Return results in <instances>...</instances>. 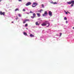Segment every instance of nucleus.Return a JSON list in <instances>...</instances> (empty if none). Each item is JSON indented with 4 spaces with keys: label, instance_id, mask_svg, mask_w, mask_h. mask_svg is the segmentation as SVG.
I'll return each instance as SVG.
<instances>
[{
    "label": "nucleus",
    "instance_id": "1",
    "mask_svg": "<svg viewBox=\"0 0 74 74\" xmlns=\"http://www.w3.org/2000/svg\"><path fill=\"white\" fill-rule=\"evenodd\" d=\"M67 3L68 4H72L71 5V7H73V6H74V0L71 1L70 2H67Z\"/></svg>",
    "mask_w": 74,
    "mask_h": 74
},
{
    "label": "nucleus",
    "instance_id": "2",
    "mask_svg": "<svg viewBox=\"0 0 74 74\" xmlns=\"http://www.w3.org/2000/svg\"><path fill=\"white\" fill-rule=\"evenodd\" d=\"M41 25L42 26H46L47 27H49V25H50V24L49 23L47 24L45 23H43L41 24Z\"/></svg>",
    "mask_w": 74,
    "mask_h": 74
},
{
    "label": "nucleus",
    "instance_id": "3",
    "mask_svg": "<svg viewBox=\"0 0 74 74\" xmlns=\"http://www.w3.org/2000/svg\"><path fill=\"white\" fill-rule=\"evenodd\" d=\"M38 3H34L32 5V7L34 8L36 7V5H37Z\"/></svg>",
    "mask_w": 74,
    "mask_h": 74
},
{
    "label": "nucleus",
    "instance_id": "4",
    "mask_svg": "<svg viewBox=\"0 0 74 74\" xmlns=\"http://www.w3.org/2000/svg\"><path fill=\"white\" fill-rule=\"evenodd\" d=\"M48 15V13L47 11H45L44 14H42V16H45L47 15Z\"/></svg>",
    "mask_w": 74,
    "mask_h": 74
},
{
    "label": "nucleus",
    "instance_id": "5",
    "mask_svg": "<svg viewBox=\"0 0 74 74\" xmlns=\"http://www.w3.org/2000/svg\"><path fill=\"white\" fill-rule=\"evenodd\" d=\"M0 14L1 15H3V16H4V15H5V12H2L0 11Z\"/></svg>",
    "mask_w": 74,
    "mask_h": 74
},
{
    "label": "nucleus",
    "instance_id": "6",
    "mask_svg": "<svg viewBox=\"0 0 74 74\" xmlns=\"http://www.w3.org/2000/svg\"><path fill=\"white\" fill-rule=\"evenodd\" d=\"M32 4V3L30 2H28L26 4V6H28V5H31Z\"/></svg>",
    "mask_w": 74,
    "mask_h": 74
},
{
    "label": "nucleus",
    "instance_id": "7",
    "mask_svg": "<svg viewBox=\"0 0 74 74\" xmlns=\"http://www.w3.org/2000/svg\"><path fill=\"white\" fill-rule=\"evenodd\" d=\"M52 13L51 11H49V16H52Z\"/></svg>",
    "mask_w": 74,
    "mask_h": 74
},
{
    "label": "nucleus",
    "instance_id": "8",
    "mask_svg": "<svg viewBox=\"0 0 74 74\" xmlns=\"http://www.w3.org/2000/svg\"><path fill=\"white\" fill-rule=\"evenodd\" d=\"M29 19H25L24 21L23 22V23H26V22H27V21H29Z\"/></svg>",
    "mask_w": 74,
    "mask_h": 74
},
{
    "label": "nucleus",
    "instance_id": "9",
    "mask_svg": "<svg viewBox=\"0 0 74 74\" xmlns=\"http://www.w3.org/2000/svg\"><path fill=\"white\" fill-rule=\"evenodd\" d=\"M35 24L36 25H37V26H39L40 25V23H38V22H36Z\"/></svg>",
    "mask_w": 74,
    "mask_h": 74
},
{
    "label": "nucleus",
    "instance_id": "10",
    "mask_svg": "<svg viewBox=\"0 0 74 74\" xmlns=\"http://www.w3.org/2000/svg\"><path fill=\"white\" fill-rule=\"evenodd\" d=\"M36 14L38 17H40V16H41V14H40L38 13H37Z\"/></svg>",
    "mask_w": 74,
    "mask_h": 74
},
{
    "label": "nucleus",
    "instance_id": "11",
    "mask_svg": "<svg viewBox=\"0 0 74 74\" xmlns=\"http://www.w3.org/2000/svg\"><path fill=\"white\" fill-rule=\"evenodd\" d=\"M29 36L31 37H34V36L32 34L30 35Z\"/></svg>",
    "mask_w": 74,
    "mask_h": 74
},
{
    "label": "nucleus",
    "instance_id": "12",
    "mask_svg": "<svg viewBox=\"0 0 74 74\" xmlns=\"http://www.w3.org/2000/svg\"><path fill=\"white\" fill-rule=\"evenodd\" d=\"M23 34L25 36H27V33H26V32H24L23 33Z\"/></svg>",
    "mask_w": 74,
    "mask_h": 74
},
{
    "label": "nucleus",
    "instance_id": "13",
    "mask_svg": "<svg viewBox=\"0 0 74 74\" xmlns=\"http://www.w3.org/2000/svg\"><path fill=\"white\" fill-rule=\"evenodd\" d=\"M51 3H52V4H57V3L56 2L53 3V2H51Z\"/></svg>",
    "mask_w": 74,
    "mask_h": 74
},
{
    "label": "nucleus",
    "instance_id": "14",
    "mask_svg": "<svg viewBox=\"0 0 74 74\" xmlns=\"http://www.w3.org/2000/svg\"><path fill=\"white\" fill-rule=\"evenodd\" d=\"M44 23H47V24H48V23H48V21H47L45 22Z\"/></svg>",
    "mask_w": 74,
    "mask_h": 74
},
{
    "label": "nucleus",
    "instance_id": "15",
    "mask_svg": "<svg viewBox=\"0 0 74 74\" xmlns=\"http://www.w3.org/2000/svg\"><path fill=\"white\" fill-rule=\"evenodd\" d=\"M43 10L42 9L40 10L39 11H38V12H41Z\"/></svg>",
    "mask_w": 74,
    "mask_h": 74
},
{
    "label": "nucleus",
    "instance_id": "16",
    "mask_svg": "<svg viewBox=\"0 0 74 74\" xmlns=\"http://www.w3.org/2000/svg\"><path fill=\"white\" fill-rule=\"evenodd\" d=\"M33 15L34 16H36V14L35 13H33Z\"/></svg>",
    "mask_w": 74,
    "mask_h": 74
},
{
    "label": "nucleus",
    "instance_id": "17",
    "mask_svg": "<svg viewBox=\"0 0 74 74\" xmlns=\"http://www.w3.org/2000/svg\"><path fill=\"white\" fill-rule=\"evenodd\" d=\"M19 10L18 8H17L16 9V10H15V11H19Z\"/></svg>",
    "mask_w": 74,
    "mask_h": 74
},
{
    "label": "nucleus",
    "instance_id": "18",
    "mask_svg": "<svg viewBox=\"0 0 74 74\" xmlns=\"http://www.w3.org/2000/svg\"><path fill=\"white\" fill-rule=\"evenodd\" d=\"M42 7L43 8H44V5L43 4H42Z\"/></svg>",
    "mask_w": 74,
    "mask_h": 74
},
{
    "label": "nucleus",
    "instance_id": "19",
    "mask_svg": "<svg viewBox=\"0 0 74 74\" xmlns=\"http://www.w3.org/2000/svg\"><path fill=\"white\" fill-rule=\"evenodd\" d=\"M67 18L66 17H64V20H67Z\"/></svg>",
    "mask_w": 74,
    "mask_h": 74
},
{
    "label": "nucleus",
    "instance_id": "20",
    "mask_svg": "<svg viewBox=\"0 0 74 74\" xmlns=\"http://www.w3.org/2000/svg\"><path fill=\"white\" fill-rule=\"evenodd\" d=\"M27 25H28L27 24H25V27H27Z\"/></svg>",
    "mask_w": 74,
    "mask_h": 74
},
{
    "label": "nucleus",
    "instance_id": "21",
    "mask_svg": "<svg viewBox=\"0 0 74 74\" xmlns=\"http://www.w3.org/2000/svg\"><path fill=\"white\" fill-rule=\"evenodd\" d=\"M18 16H19V17H21V14H18Z\"/></svg>",
    "mask_w": 74,
    "mask_h": 74
},
{
    "label": "nucleus",
    "instance_id": "22",
    "mask_svg": "<svg viewBox=\"0 0 74 74\" xmlns=\"http://www.w3.org/2000/svg\"><path fill=\"white\" fill-rule=\"evenodd\" d=\"M60 37H61L62 34V33H60Z\"/></svg>",
    "mask_w": 74,
    "mask_h": 74
},
{
    "label": "nucleus",
    "instance_id": "23",
    "mask_svg": "<svg viewBox=\"0 0 74 74\" xmlns=\"http://www.w3.org/2000/svg\"><path fill=\"white\" fill-rule=\"evenodd\" d=\"M31 17L32 18H33H33H34L35 17L34 16H31Z\"/></svg>",
    "mask_w": 74,
    "mask_h": 74
},
{
    "label": "nucleus",
    "instance_id": "24",
    "mask_svg": "<svg viewBox=\"0 0 74 74\" xmlns=\"http://www.w3.org/2000/svg\"><path fill=\"white\" fill-rule=\"evenodd\" d=\"M25 9H23V11L24 12H25Z\"/></svg>",
    "mask_w": 74,
    "mask_h": 74
},
{
    "label": "nucleus",
    "instance_id": "25",
    "mask_svg": "<svg viewBox=\"0 0 74 74\" xmlns=\"http://www.w3.org/2000/svg\"><path fill=\"white\" fill-rule=\"evenodd\" d=\"M18 1H22V0H19Z\"/></svg>",
    "mask_w": 74,
    "mask_h": 74
},
{
    "label": "nucleus",
    "instance_id": "26",
    "mask_svg": "<svg viewBox=\"0 0 74 74\" xmlns=\"http://www.w3.org/2000/svg\"><path fill=\"white\" fill-rule=\"evenodd\" d=\"M66 23H68V22L67 21H66Z\"/></svg>",
    "mask_w": 74,
    "mask_h": 74
},
{
    "label": "nucleus",
    "instance_id": "27",
    "mask_svg": "<svg viewBox=\"0 0 74 74\" xmlns=\"http://www.w3.org/2000/svg\"><path fill=\"white\" fill-rule=\"evenodd\" d=\"M30 13H33V12H32V11H30Z\"/></svg>",
    "mask_w": 74,
    "mask_h": 74
},
{
    "label": "nucleus",
    "instance_id": "28",
    "mask_svg": "<svg viewBox=\"0 0 74 74\" xmlns=\"http://www.w3.org/2000/svg\"><path fill=\"white\" fill-rule=\"evenodd\" d=\"M66 14H68V13L67 12H66Z\"/></svg>",
    "mask_w": 74,
    "mask_h": 74
},
{
    "label": "nucleus",
    "instance_id": "29",
    "mask_svg": "<svg viewBox=\"0 0 74 74\" xmlns=\"http://www.w3.org/2000/svg\"><path fill=\"white\" fill-rule=\"evenodd\" d=\"M2 0H0V2Z\"/></svg>",
    "mask_w": 74,
    "mask_h": 74
},
{
    "label": "nucleus",
    "instance_id": "30",
    "mask_svg": "<svg viewBox=\"0 0 74 74\" xmlns=\"http://www.w3.org/2000/svg\"><path fill=\"white\" fill-rule=\"evenodd\" d=\"M68 12V13H69V14H70V13H69V12Z\"/></svg>",
    "mask_w": 74,
    "mask_h": 74
},
{
    "label": "nucleus",
    "instance_id": "31",
    "mask_svg": "<svg viewBox=\"0 0 74 74\" xmlns=\"http://www.w3.org/2000/svg\"><path fill=\"white\" fill-rule=\"evenodd\" d=\"M12 23H14V22H12Z\"/></svg>",
    "mask_w": 74,
    "mask_h": 74
},
{
    "label": "nucleus",
    "instance_id": "32",
    "mask_svg": "<svg viewBox=\"0 0 74 74\" xmlns=\"http://www.w3.org/2000/svg\"><path fill=\"white\" fill-rule=\"evenodd\" d=\"M47 26H48V25H47Z\"/></svg>",
    "mask_w": 74,
    "mask_h": 74
}]
</instances>
